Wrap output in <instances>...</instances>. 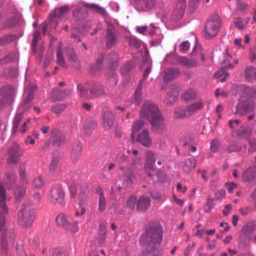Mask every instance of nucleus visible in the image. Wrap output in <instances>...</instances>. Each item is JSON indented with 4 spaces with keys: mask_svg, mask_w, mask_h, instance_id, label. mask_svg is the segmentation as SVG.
<instances>
[{
    "mask_svg": "<svg viewBox=\"0 0 256 256\" xmlns=\"http://www.w3.org/2000/svg\"><path fill=\"white\" fill-rule=\"evenodd\" d=\"M163 238V230L161 224L156 222H150L146 227L144 232L140 237L139 242L144 248L140 256H161L162 249L161 244Z\"/></svg>",
    "mask_w": 256,
    "mask_h": 256,
    "instance_id": "f257e3e1",
    "label": "nucleus"
},
{
    "mask_svg": "<svg viewBox=\"0 0 256 256\" xmlns=\"http://www.w3.org/2000/svg\"><path fill=\"white\" fill-rule=\"evenodd\" d=\"M141 118L147 119L152 127L159 128L164 125V118L156 105L151 102H145L140 111Z\"/></svg>",
    "mask_w": 256,
    "mask_h": 256,
    "instance_id": "f03ea898",
    "label": "nucleus"
},
{
    "mask_svg": "<svg viewBox=\"0 0 256 256\" xmlns=\"http://www.w3.org/2000/svg\"><path fill=\"white\" fill-rule=\"evenodd\" d=\"M6 192L3 183L0 184V236H2V244L6 242V231L4 230L6 222V215L8 214V210L6 203Z\"/></svg>",
    "mask_w": 256,
    "mask_h": 256,
    "instance_id": "7ed1b4c3",
    "label": "nucleus"
},
{
    "mask_svg": "<svg viewBox=\"0 0 256 256\" xmlns=\"http://www.w3.org/2000/svg\"><path fill=\"white\" fill-rule=\"evenodd\" d=\"M36 219V212L29 204H23L18 212V222L24 228L32 226Z\"/></svg>",
    "mask_w": 256,
    "mask_h": 256,
    "instance_id": "20e7f679",
    "label": "nucleus"
},
{
    "mask_svg": "<svg viewBox=\"0 0 256 256\" xmlns=\"http://www.w3.org/2000/svg\"><path fill=\"white\" fill-rule=\"evenodd\" d=\"M221 20L218 15L210 18L206 23L204 37L210 39L215 36L221 26Z\"/></svg>",
    "mask_w": 256,
    "mask_h": 256,
    "instance_id": "39448f33",
    "label": "nucleus"
},
{
    "mask_svg": "<svg viewBox=\"0 0 256 256\" xmlns=\"http://www.w3.org/2000/svg\"><path fill=\"white\" fill-rule=\"evenodd\" d=\"M48 200L55 205L64 206V193L60 186H56L50 190Z\"/></svg>",
    "mask_w": 256,
    "mask_h": 256,
    "instance_id": "423d86ee",
    "label": "nucleus"
},
{
    "mask_svg": "<svg viewBox=\"0 0 256 256\" xmlns=\"http://www.w3.org/2000/svg\"><path fill=\"white\" fill-rule=\"evenodd\" d=\"M6 14L9 17L4 23V26L6 28L14 26L21 18L15 6L12 5L7 8Z\"/></svg>",
    "mask_w": 256,
    "mask_h": 256,
    "instance_id": "0eeeda50",
    "label": "nucleus"
},
{
    "mask_svg": "<svg viewBox=\"0 0 256 256\" xmlns=\"http://www.w3.org/2000/svg\"><path fill=\"white\" fill-rule=\"evenodd\" d=\"M0 110H2L4 104L10 102L13 98V94L10 86H6L0 90Z\"/></svg>",
    "mask_w": 256,
    "mask_h": 256,
    "instance_id": "6e6552de",
    "label": "nucleus"
},
{
    "mask_svg": "<svg viewBox=\"0 0 256 256\" xmlns=\"http://www.w3.org/2000/svg\"><path fill=\"white\" fill-rule=\"evenodd\" d=\"M155 162L154 153L150 151H148L146 154V164L144 166V170L148 176H152V172L156 171V168L154 166Z\"/></svg>",
    "mask_w": 256,
    "mask_h": 256,
    "instance_id": "1a4fd4ad",
    "label": "nucleus"
},
{
    "mask_svg": "<svg viewBox=\"0 0 256 256\" xmlns=\"http://www.w3.org/2000/svg\"><path fill=\"white\" fill-rule=\"evenodd\" d=\"M102 126L105 130H110L114 126V116L112 112L104 110L102 114Z\"/></svg>",
    "mask_w": 256,
    "mask_h": 256,
    "instance_id": "9d476101",
    "label": "nucleus"
},
{
    "mask_svg": "<svg viewBox=\"0 0 256 256\" xmlns=\"http://www.w3.org/2000/svg\"><path fill=\"white\" fill-rule=\"evenodd\" d=\"M22 150L17 144H12L8 150V160L12 162H16L22 154Z\"/></svg>",
    "mask_w": 256,
    "mask_h": 256,
    "instance_id": "9b49d317",
    "label": "nucleus"
},
{
    "mask_svg": "<svg viewBox=\"0 0 256 256\" xmlns=\"http://www.w3.org/2000/svg\"><path fill=\"white\" fill-rule=\"evenodd\" d=\"M254 108L255 104L252 102L246 101L243 104L240 102L238 105L237 110L235 113L242 116L246 115L248 112L252 111Z\"/></svg>",
    "mask_w": 256,
    "mask_h": 256,
    "instance_id": "f8f14e48",
    "label": "nucleus"
},
{
    "mask_svg": "<svg viewBox=\"0 0 256 256\" xmlns=\"http://www.w3.org/2000/svg\"><path fill=\"white\" fill-rule=\"evenodd\" d=\"M178 95V90L176 86L174 84L170 85L164 100L165 104L168 105L172 104L176 100Z\"/></svg>",
    "mask_w": 256,
    "mask_h": 256,
    "instance_id": "ddd939ff",
    "label": "nucleus"
},
{
    "mask_svg": "<svg viewBox=\"0 0 256 256\" xmlns=\"http://www.w3.org/2000/svg\"><path fill=\"white\" fill-rule=\"evenodd\" d=\"M186 6V0H179L178 1L176 8L173 12V16L176 20L182 18L184 14Z\"/></svg>",
    "mask_w": 256,
    "mask_h": 256,
    "instance_id": "4468645a",
    "label": "nucleus"
},
{
    "mask_svg": "<svg viewBox=\"0 0 256 256\" xmlns=\"http://www.w3.org/2000/svg\"><path fill=\"white\" fill-rule=\"evenodd\" d=\"M186 6V0H179L178 1L176 8L173 12V16L176 20L182 18L184 14Z\"/></svg>",
    "mask_w": 256,
    "mask_h": 256,
    "instance_id": "2eb2a0df",
    "label": "nucleus"
},
{
    "mask_svg": "<svg viewBox=\"0 0 256 256\" xmlns=\"http://www.w3.org/2000/svg\"><path fill=\"white\" fill-rule=\"evenodd\" d=\"M85 7L91 9L95 12H96L100 14H103L105 12V10L100 7L99 6L94 4H86L85 6H78L76 10H74L73 12V14L74 16L78 15L79 13L85 8Z\"/></svg>",
    "mask_w": 256,
    "mask_h": 256,
    "instance_id": "dca6fc26",
    "label": "nucleus"
},
{
    "mask_svg": "<svg viewBox=\"0 0 256 256\" xmlns=\"http://www.w3.org/2000/svg\"><path fill=\"white\" fill-rule=\"evenodd\" d=\"M137 141L145 147H150L152 142L150 138L149 132L146 129H144L142 132L138 135Z\"/></svg>",
    "mask_w": 256,
    "mask_h": 256,
    "instance_id": "f3484780",
    "label": "nucleus"
},
{
    "mask_svg": "<svg viewBox=\"0 0 256 256\" xmlns=\"http://www.w3.org/2000/svg\"><path fill=\"white\" fill-rule=\"evenodd\" d=\"M71 91L70 89L60 90L58 88L54 89L50 95V99L53 101L61 100L66 96H68Z\"/></svg>",
    "mask_w": 256,
    "mask_h": 256,
    "instance_id": "a211bd4d",
    "label": "nucleus"
},
{
    "mask_svg": "<svg viewBox=\"0 0 256 256\" xmlns=\"http://www.w3.org/2000/svg\"><path fill=\"white\" fill-rule=\"evenodd\" d=\"M117 41V36L114 30L111 28H108L106 33V46L111 48L114 46Z\"/></svg>",
    "mask_w": 256,
    "mask_h": 256,
    "instance_id": "6ab92c4d",
    "label": "nucleus"
},
{
    "mask_svg": "<svg viewBox=\"0 0 256 256\" xmlns=\"http://www.w3.org/2000/svg\"><path fill=\"white\" fill-rule=\"evenodd\" d=\"M256 178V166L246 170L242 174V180L244 182H250Z\"/></svg>",
    "mask_w": 256,
    "mask_h": 256,
    "instance_id": "aec40b11",
    "label": "nucleus"
},
{
    "mask_svg": "<svg viewBox=\"0 0 256 256\" xmlns=\"http://www.w3.org/2000/svg\"><path fill=\"white\" fill-rule=\"evenodd\" d=\"M204 106V102L200 100L186 106V111L189 116H191L196 111L202 109Z\"/></svg>",
    "mask_w": 256,
    "mask_h": 256,
    "instance_id": "412c9836",
    "label": "nucleus"
},
{
    "mask_svg": "<svg viewBox=\"0 0 256 256\" xmlns=\"http://www.w3.org/2000/svg\"><path fill=\"white\" fill-rule=\"evenodd\" d=\"M82 146L80 142H76L74 143L71 154V158L73 162H77L82 152Z\"/></svg>",
    "mask_w": 256,
    "mask_h": 256,
    "instance_id": "4be33fe9",
    "label": "nucleus"
},
{
    "mask_svg": "<svg viewBox=\"0 0 256 256\" xmlns=\"http://www.w3.org/2000/svg\"><path fill=\"white\" fill-rule=\"evenodd\" d=\"M106 224L105 222H102L100 224L99 232L97 237V240L99 244L102 246L106 238Z\"/></svg>",
    "mask_w": 256,
    "mask_h": 256,
    "instance_id": "5701e85b",
    "label": "nucleus"
},
{
    "mask_svg": "<svg viewBox=\"0 0 256 256\" xmlns=\"http://www.w3.org/2000/svg\"><path fill=\"white\" fill-rule=\"evenodd\" d=\"M66 54L73 66L76 68H78L80 66L79 62L78 61L77 58L72 46H70L66 48Z\"/></svg>",
    "mask_w": 256,
    "mask_h": 256,
    "instance_id": "b1692460",
    "label": "nucleus"
},
{
    "mask_svg": "<svg viewBox=\"0 0 256 256\" xmlns=\"http://www.w3.org/2000/svg\"><path fill=\"white\" fill-rule=\"evenodd\" d=\"M150 198L148 196H142L137 202V210L140 211L146 210L150 207Z\"/></svg>",
    "mask_w": 256,
    "mask_h": 256,
    "instance_id": "393cba45",
    "label": "nucleus"
},
{
    "mask_svg": "<svg viewBox=\"0 0 256 256\" xmlns=\"http://www.w3.org/2000/svg\"><path fill=\"white\" fill-rule=\"evenodd\" d=\"M104 88L102 85L100 84H96L90 90V97L92 98H97L104 95Z\"/></svg>",
    "mask_w": 256,
    "mask_h": 256,
    "instance_id": "a878e982",
    "label": "nucleus"
},
{
    "mask_svg": "<svg viewBox=\"0 0 256 256\" xmlns=\"http://www.w3.org/2000/svg\"><path fill=\"white\" fill-rule=\"evenodd\" d=\"M238 92L242 93V96L256 97V90L247 87L244 85H240L238 88Z\"/></svg>",
    "mask_w": 256,
    "mask_h": 256,
    "instance_id": "bb28decb",
    "label": "nucleus"
},
{
    "mask_svg": "<svg viewBox=\"0 0 256 256\" xmlns=\"http://www.w3.org/2000/svg\"><path fill=\"white\" fill-rule=\"evenodd\" d=\"M178 60L180 64L187 68H194L198 66V62L194 58L179 56Z\"/></svg>",
    "mask_w": 256,
    "mask_h": 256,
    "instance_id": "cd10ccee",
    "label": "nucleus"
},
{
    "mask_svg": "<svg viewBox=\"0 0 256 256\" xmlns=\"http://www.w3.org/2000/svg\"><path fill=\"white\" fill-rule=\"evenodd\" d=\"M234 67V64H228L226 66L222 68L220 70H218L214 74V78H222L220 80L222 82H224L226 80V77L228 75V73L226 72V68H233Z\"/></svg>",
    "mask_w": 256,
    "mask_h": 256,
    "instance_id": "c85d7f7f",
    "label": "nucleus"
},
{
    "mask_svg": "<svg viewBox=\"0 0 256 256\" xmlns=\"http://www.w3.org/2000/svg\"><path fill=\"white\" fill-rule=\"evenodd\" d=\"M180 74V71L176 68H168L164 72V76L163 80L164 82H168Z\"/></svg>",
    "mask_w": 256,
    "mask_h": 256,
    "instance_id": "c756f323",
    "label": "nucleus"
},
{
    "mask_svg": "<svg viewBox=\"0 0 256 256\" xmlns=\"http://www.w3.org/2000/svg\"><path fill=\"white\" fill-rule=\"evenodd\" d=\"M70 220L66 214L60 213L56 216V222L58 226L65 228Z\"/></svg>",
    "mask_w": 256,
    "mask_h": 256,
    "instance_id": "7c9ffc66",
    "label": "nucleus"
},
{
    "mask_svg": "<svg viewBox=\"0 0 256 256\" xmlns=\"http://www.w3.org/2000/svg\"><path fill=\"white\" fill-rule=\"evenodd\" d=\"M244 76L248 81L256 80V68L253 66H248L244 71Z\"/></svg>",
    "mask_w": 256,
    "mask_h": 256,
    "instance_id": "2f4dec72",
    "label": "nucleus"
},
{
    "mask_svg": "<svg viewBox=\"0 0 256 256\" xmlns=\"http://www.w3.org/2000/svg\"><path fill=\"white\" fill-rule=\"evenodd\" d=\"M99 194L98 197V211L102 212L106 209V200L104 195L103 190L101 188L97 190Z\"/></svg>",
    "mask_w": 256,
    "mask_h": 256,
    "instance_id": "473e14b6",
    "label": "nucleus"
},
{
    "mask_svg": "<svg viewBox=\"0 0 256 256\" xmlns=\"http://www.w3.org/2000/svg\"><path fill=\"white\" fill-rule=\"evenodd\" d=\"M196 166V160L194 158H188L184 162L183 170L186 173H189Z\"/></svg>",
    "mask_w": 256,
    "mask_h": 256,
    "instance_id": "72a5a7b5",
    "label": "nucleus"
},
{
    "mask_svg": "<svg viewBox=\"0 0 256 256\" xmlns=\"http://www.w3.org/2000/svg\"><path fill=\"white\" fill-rule=\"evenodd\" d=\"M70 11V8L68 6H64L62 7L55 8L52 14L54 18H60L64 16Z\"/></svg>",
    "mask_w": 256,
    "mask_h": 256,
    "instance_id": "f704fd0d",
    "label": "nucleus"
},
{
    "mask_svg": "<svg viewBox=\"0 0 256 256\" xmlns=\"http://www.w3.org/2000/svg\"><path fill=\"white\" fill-rule=\"evenodd\" d=\"M26 193V187L24 186H16L14 190V194L17 200L24 197Z\"/></svg>",
    "mask_w": 256,
    "mask_h": 256,
    "instance_id": "c9c22d12",
    "label": "nucleus"
},
{
    "mask_svg": "<svg viewBox=\"0 0 256 256\" xmlns=\"http://www.w3.org/2000/svg\"><path fill=\"white\" fill-rule=\"evenodd\" d=\"M174 117L176 119H182L186 116H190L186 111V107L184 108H178L174 112Z\"/></svg>",
    "mask_w": 256,
    "mask_h": 256,
    "instance_id": "e433bc0d",
    "label": "nucleus"
},
{
    "mask_svg": "<svg viewBox=\"0 0 256 256\" xmlns=\"http://www.w3.org/2000/svg\"><path fill=\"white\" fill-rule=\"evenodd\" d=\"M142 82H140L136 90L134 93V102L136 105H139L142 100Z\"/></svg>",
    "mask_w": 256,
    "mask_h": 256,
    "instance_id": "4c0bfd02",
    "label": "nucleus"
},
{
    "mask_svg": "<svg viewBox=\"0 0 256 256\" xmlns=\"http://www.w3.org/2000/svg\"><path fill=\"white\" fill-rule=\"evenodd\" d=\"M6 184L8 188H10L16 180V176L14 172H10L6 174Z\"/></svg>",
    "mask_w": 256,
    "mask_h": 256,
    "instance_id": "58836bf2",
    "label": "nucleus"
},
{
    "mask_svg": "<svg viewBox=\"0 0 256 256\" xmlns=\"http://www.w3.org/2000/svg\"><path fill=\"white\" fill-rule=\"evenodd\" d=\"M78 90L79 92L80 96L81 98H90L86 85L80 84L78 86Z\"/></svg>",
    "mask_w": 256,
    "mask_h": 256,
    "instance_id": "ea45409f",
    "label": "nucleus"
},
{
    "mask_svg": "<svg viewBox=\"0 0 256 256\" xmlns=\"http://www.w3.org/2000/svg\"><path fill=\"white\" fill-rule=\"evenodd\" d=\"M182 97L184 100H192L197 97V93L194 90L189 89L185 91Z\"/></svg>",
    "mask_w": 256,
    "mask_h": 256,
    "instance_id": "a19ab883",
    "label": "nucleus"
},
{
    "mask_svg": "<svg viewBox=\"0 0 256 256\" xmlns=\"http://www.w3.org/2000/svg\"><path fill=\"white\" fill-rule=\"evenodd\" d=\"M135 62L134 60L129 61L126 65H124L121 69V72L122 76H126L130 72V70L134 67Z\"/></svg>",
    "mask_w": 256,
    "mask_h": 256,
    "instance_id": "79ce46f5",
    "label": "nucleus"
},
{
    "mask_svg": "<svg viewBox=\"0 0 256 256\" xmlns=\"http://www.w3.org/2000/svg\"><path fill=\"white\" fill-rule=\"evenodd\" d=\"M26 166L25 165L20 166L18 172L20 178L24 184H27L28 182V180L26 174Z\"/></svg>",
    "mask_w": 256,
    "mask_h": 256,
    "instance_id": "37998d69",
    "label": "nucleus"
},
{
    "mask_svg": "<svg viewBox=\"0 0 256 256\" xmlns=\"http://www.w3.org/2000/svg\"><path fill=\"white\" fill-rule=\"evenodd\" d=\"M22 114H18L14 116L13 120L12 132L14 134L18 130V125L22 118Z\"/></svg>",
    "mask_w": 256,
    "mask_h": 256,
    "instance_id": "c03bdc74",
    "label": "nucleus"
},
{
    "mask_svg": "<svg viewBox=\"0 0 256 256\" xmlns=\"http://www.w3.org/2000/svg\"><path fill=\"white\" fill-rule=\"evenodd\" d=\"M108 79L110 80V82L113 86L117 84L118 82V78L114 70H110L106 75Z\"/></svg>",
    "mask_w": 256,
    "mask_h": 256,
    "instance_id": "a18cd8bd",
    "label": "nucleus"
},
{
    "mask_svg": "<svg viewBox=\"0 0 256 256\" xmlns=\"http://www.w3.org/2000/svg\"><path fill=\"white\" fill-rule=\"evenodd\" d=\"M15 36L12 35H4L0 38V46H4L14 40Z\"/></svg>",
    "mask_w": 256,
    "mask_h": 256,
    "instance_id": "49530a36",
    "label": "nucleus"
},
{
    "mask_svg": "<svg viewBox=\"0 0 256 256\" xmlns=\"http://www.w3.org/2000/svg\"><path fill=\"white\" fill-rule=\"evenodd\" d=\"M118 59V54L115 52H112L108 54L106 58L108 64L114 66V63H116Z\"/></svg>",
    "mask_w": 256,
    "mask_h": 256,
    "instance_id": "de8ad7c7",
    "label": "nucleus"
},
{
    "mask_svg": "<svg viewBox=\"0 0 256 256\" xmlns=\"http://www.w3.org/2000/svg\"><path fill=\"white\" fill-rule=\"evenodd\" d=\"M65 228L72 232H78L79 229L78 222L70 220Z\"/></svg>",
    "mask_w": 256,
    "mask_h": 256,
    "instance_id": "09e8293b",
    "label": "nucleus"
},
{
    "mask_svg": "<svg viewBox=\"0 0 256 256\" xmlns=\"http://www.w3.org/2000/svg\"><path fill=\"white\" fill-rule=\"evenodd\" d=\"M144 125V122L142 120H138L134 123L131 134V136L132 138L135 137L134 134L139 131L143 127Z\"/></svg>",
    "mask_w": 256,
    "mask_h": 256,
    "instance_id": "8fccbe9b",
    "label": "nucleus"
},
{
    "mask_svg": "<svg viewBox=\"0 0 256 256\" xmlns=\"http://www.w3.org/2000/svg\"><path fill=\"white\" fill-rule=\"evenodd\" d=\"M62 46L60 45L56 53L57 62L58 64L62 67L66 66V62L63 56V54L62 50Z\"/></svg>",
    "mask_w": 256,
    "mask_h": 256,
    "instance_id": "3c124183",
    "label": "nucleus"
},
{
    "mask_svg": "<svg viewBox=\"0 0 256 256\" xmlns=\"http://www.w3.org/2000/svg\"><path fill=\"white\" fill-rule=\"evenodd\" d=\"M134 178L135 176L133 172H130L128 174H124L123 177L124 184L126 186H130L132 183Z\"/></svg>",
    "mask_w": 256,
    "mask_h": 256,
    "instance_id": "603ef678",
    "label": "nucleus"
},
{
    "mask_svg": "<svg viewBox=\"0 0 256 256\" xmlns=\"http://www.w3.org/2000/svg\"><path fill=\"white\" fill-rule=\"evenodd\" d=\"M231 58L232 56L228 52V49L226 48L224 53L220 58V60L222 64H226L227 66L228 64V63L230 61Z\"/></svg>",
    "mask_w": 256,
    "mask_h": 256,
    "instance_id": "864d4df0",
    "label": "nucleus"
},
{
    "mask_svg": "<svg viewBox=\"0 0 256 256\" xmlns=\"http://www.w3.org/2000/svg\"><path fill=\"white\" fill-rule=\"evenodd\" d=\"M214 206V199L208 197L207 198V201L204 206V211L206 213H210Z\"/></svg>",
    "mask_w": 256,
    "mask_h": 256,
    "instance_id": "5fc2aeb1",
    "label": "nucleus"
},
{
    "mask_svg": "<svg viewBox=\"0 0 256 256\" xmlns=\"http://www.w3.org/2000/svg\"><path fill=\"white\" fill-rule=\"evenodd\" d=\"M249 20V18L248 20L244 22V20L240 18H236L234 20V23L235 26L238 28L239 30H242L246 26V24L248 22Z\"/></svg>",
    "mask_w": 256,
    "mask_h": 256,
    "instance_id": "6e6d98bb",
    "label": "nucleus"
},
{
    "mask_svg": "<svg viewBox=\"0 0 256 256\" xmlns=\"http://www.w3.org/2000/svg\"><path fill=\"white\" fill-rule=\"evenodd\" d=\"M65 140V135L62 134H59L54 137V144L57 146H60L64 144Z\"/></svg>",
    "mask_w": 256,
    "mask_h": 256,
    "instance_id": "4d7b16f0",
    "label": "nucleus"
},
{
    "mask_svg": "<svg viewBox=\"0 0 256 256\" xmlns=\"http://www.w3.org/2000/svg\"><path fill=\"white\" fill-rule=\"evenodd\" d=\"M136 202V197L135 195L132 194L130 196L126 202V206L128 208L134 209Z\"/></svg>",
    "mask_w": 256,
    "mask_h": 256,
    "instance_id": "13d9d810",
    "label": "nucleus"
},
{
    "mask_svg": "<svg viewBox=\"0 0 256 256\" xmlns=\"http://www.w3.org/2000/svg\"><path fill=\"white\" fill-rule=\"evenodd\" d=\"M14 58V54L11 53L9 54H8L2 58L0 59V64H8L12 62Z\"/></svg>",
    "mask_w": 256,
    "mask_h": 256,
    "instance_id": "bf43d9fd",
    "label": "nucleus"
},
{
    "mask_svg": "<svg viewBox=\"0 0 256 256\" xmlns=\"http://www.w3.org/2000/svg\"><path fill=\"white\" fill-rule=\"evenodd\" d=\"M66 105L64 104H60L54 106L52 108L51 110L56 114H60L66 108Z\"/></svg>",
    "mask_w": 256,
    "mask_h": 256,
    "instance_id": "052dcab7",
    "label": "nucleus"
},
{
    "mask_svg": "<svg viewBox=\"0 0 256 256\" xmlns=\"http://www.w3.org/2000/svg\"><path fill=\"white\" fill-rule=\"evenodd\" d=\"M198 5V0H190L188 3V8L190 12L193 13Z\"/></svg>",
    "mask_w": 256,
    "mask_h": 256,
    "instance_id": "680f3d73",
    "label": "nucleus"
},
{
    "mask_svg": "<svg viewBox=\"0 0 256 256\" xmlns=\"http://www.w3.org/2000/svg\"><path fill=\"white\" fill-rule=\"evenodd\" d=\"M52 256H68V255L63 248H56L54 250Z\"/></svg>",
    "mask_w": 256,
    "mask_h": 256,
    "instance_id": "e2e57ef3",
    "label": "nucleus"
},
{
    "mask_svg": "<svg viewBox=\"0 0 256 256\" xmlns=\"http://www.w3.org/2000/svg\"><path fill=\"white\" fill-rule=\"evenodd\" d=\"M190 46V44L188 41H184L179 46L180 51L182 52H184L189 49Z\"/></svg>",
    "mask_w": 256,
    "mask_h": 256,
    "instance_id": "0e129e2a",
    "label": "nucleus"
},
{
    "mask_svg": "<svg viewBox=\"0 0 256 256\" xmlns=\"http://www.w3.org/2000/svg\"><path fill=\"white\" fill-rule=\"evenodd\" d=\"M220 142L218 140H213L210 143V150L216 152L218 150Z\"/></svg>",
    "mask_w": 256,
    "mask_h": 256,
    "instance_id": "69168bd1",
    "label": "nucleus"
},
{
    "mask_svg": "<svg viewBox=\"0 0 256 256\" xmlns=\"http://www.w3.org/2000/svg\"><path fill=\"white\" fill-rule=\"evenodd\" d=\"M226 196V192L224 190H218L214 194V198L216 200H222Z\"/></svg>",
    "mask_w": 256,
    "mask_h": 256,
    "instance_id": "338daca9",
    "label": "nucleus"
},
{
    "mask_svg": "<svg viewBox=\"0 0 256 256\" xmlns=\"http://www.w3.org/2000/svg\"><path fill=\"white\" fill-rule=\"evenodd\" d=\"M33 184L34 187L38 188L42 187L44 185V182L42 178L39 176L34 180Z\"/></svg>",
    "mask_w": 256,
    "mask_h": 256,
    "instance_id": "774afa93",
    "label": "nucleus"
}]
</instances>
